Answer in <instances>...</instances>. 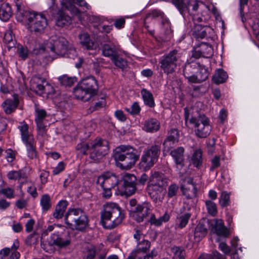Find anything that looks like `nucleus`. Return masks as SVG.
<instances>
[{
	"mask_svg": "<svg viewBox=\"0 0 259 259\" xmlns=\"http://www.w3.org/2000/svg\"><path fill=\"white\" fill-rule=\"evenodd\" d=\"M124 218L121 207L115 203H107L101 211L100 223L107 229H112L120 224Z\"/></svg>",
	"mask_w": 259,
	"mask_h": 259,
	"instance_id": "f257e3e1",
	"label": "nucleus"
},
{
	"mask_svg": "<svg viewBox=\"0 0 259 259\" xmlns=\"http://www.w3.org/2000/svg\"><path fill=\"white\" fill-rule=\"evenodd\" d=\"M99 91L98 81L93 76L81 79L74 89L75 98L83 102L95 100Z\"/></svg>",
	"mask_w": 259,
	"mask_h": 259,
	"instance_id": "f03ea898",
	"label": "nucleus"
},
{
	"mask_svg": "<svg viewBox=\"0 0 259 259\" xmlns=\"http://www.w3.org/2000/svg\"><path fill=\"white\" fill-rule=\"evenodd\" d=\"M137 150L131 146L121 145L116 148L113 157L116 165L121 169H129L139 158Z\"/></svg>",
	"mask_w": 259,
	"mask_h": 259,
	"instance_id": "7ed1b4c3",
	"label": "nucleus"
},
{
	"mask_svg": "<svg viewBox=\"0 0 259 259\" xmlns=\"http://www.w3.org/2000/svg\"><path fill=\"white\" fill-rule=\"evenodd\" d=\"M148 179V176L145 173L138 178L134 174L126 173L122 176L118 188L125 195L131 196L138 189L143 187Z\"/></svg>",
	"mask_w": 259,
	"mask_h": 259,
	"instance_id": "20e7f679",
	"label": "nucleus"
},
{
	"mask_svg": "<svg viewBox=\"0 0 259 259\" xmlns=\"http://www.w3.org/2000/svg\"><path fill=\"white\" fill-rule=\"evenodd\" d=\"M161 153V143L157 142L148 146L143 152L139 168L144 171L150 169L158 161Z\"/></svg>",
	"mask_w": 259,
	"mask_h": 259,
	"instance_id": "39448f33",
	"label": "nucleus"
},
{
	"mask_svg": "<svg viewBox=\"0 0 259 259\" xmlns=\"http://www.w3.org/2000/svg\"><path fill=\"white\" fill-rule=\"evenodd\" d=\"M109 152V144L107 140L97 137L90 141V158L95 162H99Z\"/></svg>",
	"mask_w": 259,
	"mask_h": 259,
	"instance_id": "423d86ee",
	"label": "nucleus"
},
{
	"mask_svg": "<svg viewBox=\"0 0 259 259\" xmlns=\"http://www.w3.org/2000/svg\"><path fill=\"white\" fill-rule=\"evenodd\" d=\"M47 48L57 55L64 56L69 50L71 49V47L64 37L56 34L50 38Z\"/></svg>",
	"mask_w": 259,
	"mask_h": 259,
	"instance_id": "0eeeda50",
	"label": "nucleus"
},
{
	"mask_svg": "<svg viewBox=\"0 0 259 259\" xmlns=\"http://www.w3.org/2000/svg\"><path fill=\"white\" fill-rule=\"evenodd\" d=\"M190 122L194 125L195 133L199 138H205L211 131L209 119L204 114H200L197 117H192Z\"/></svg>",
	"mask_w": 259,
	"mask_h": 259,
	"instance_id": "6e6552de",
	"label": "nucleus"
},
{
	"mask_svg": "<svg viewBox=\"0 0 259 259\" xmlns=\"http://www.w3.org/2000/svg\"><path fill=\"white\" fill-rule=\"evenodd\" d=\"M181 54L177 50L170 51L163 56L159 61L160 68L166 74H171L175 71Z\"/></svg>",
	"mask_w": 259,
	"mask_h": 259,
	"instance_id": "1a4fd4ad",
	"label": "nucleus"
},
{
	"mask_svg": "<svg viewBox=\"0 0 259 259\" xmlns=\"http://www.w3.org/2000/svg\"><path fill=\"white\" fill-rule=\"evenodd\" d=\"M18 128L21 132L22 140L26 147L28 156L30 159L36 158L37 153L36 147L32 135L29 133L28 124H24L19 126Z\"/></svg>",
	"mask_w": 259,
	"mask_h": 259,
	"instance_id": "9d476101",
	"label": "nucleus"
},
{
	"mask_svg": "<svg viewBox=\"0 0 259 259\" xmlns=\"http://www.w3.org/2000/svg\"><path fill=\"white\" fill-rule=\"evenodd\" d=\"M28 22V29L35 33H41L44 32L48 25L47 20L45 16L37 13L30 15Z\"/></svg>",
	"mask_w": 259,
	"mask_h": 259,
	"instance_id": "9b49d317",
	"label": "nucleus"
},
{
	"mask_svg": "<svg viewBox=\"0 0 259 259\" xmlns=\"http://www.w3.org/2000/svg\"><path fill=\"white\" fill-rule=\"evenodd\" d=\"M119 181L117 177L113 173L104 172L99 176L96 183L101 187L114 188L116 186H119Z\"/></svg>",
	"mask_w": 259,
	"mask_h": 259,
	"instance_id": "f8f14e48",
	"label": "nucleus"
},
{
	"mask_svg": "<svg viewBox=\"0 0 259 259\" xmlns=\"http://www.w3.org/2000/svg\"><path fill=\"white\" fill-rule=\"evenodd\" d=\"M134 209L135 211L130 217L133 218L137 223H141L150 214L151 205L149 202H143L138 204V206L134 208Z\"/></svg>",
	"mask_w": 259,
	"mask_h": 259,
	"instance_id": "ddd939ff",
	"label": "nucleus"
},
{
	"mask_svg": "<svg viewBox=\"0 0 259 259\" xmlns=\"http://www.w3.org/2000/svg\"><path fill=\"white\" fill-rule=\"evenodd\" d=\"M106 253V248L103 245L95 246L89 244L87 245L83 250V259H94L96 256L98 259H103Z\"/></svg>",
	"mask_w": 259,
	"mask_h": 259,
	"instance_id": "4468645a",
	"label": "nucleus"
},
{
	"mask_svg": "<svg viewBox=\"0 0 259 259\" xmlns=\"http://www.w3.org/2000/svg\"><path fill=\"white\" fill-rule=\"evenodd\" d=\"M30 84L31 88L34 92L39 95L42 94L43 92L49 93V88H52V85L46 79L39 75L33 76L30 80Z\"/></svg>",
	"mask_w": 259,
	"mask_h": 259,
	"instance_id": "2eb2a0df",
	"label": "nucleus"
},
{
	"mask_svg": "<svg viewBox=\"0 0 259 259\" xmlns=\"http://www.w3.org/2000/svg\"><path fill=\"white\" fill-rule=\"evenodd\" d=\"M171 3L177 8L180 13L184 17L186 13H190L189 6L193 7L192 10L194 12L197 11L199 4L198 1L196 0H188L185 3L184 0H171Z\"/></svg>",
	"mask_w": 259,
	"mask_h": 259,
	"instance_id": "dca6fc26",
	"label": "nucleus"
},
{
	"mask_svg": "<svg viewBox=\"0 0 259 259\" xmlns=\"http://www.w3.org/2000/svg\"><path fill=\"white\" fill-rule=\"evenodd\" d=\"M180 132L178 129L172 128L167 132L163 142V150L169 152L179 141Z\"/></svg>",
	"mask_w": 259,
	"mask_h": 259,
	"instance_id": "f3484780",
	"label": "nucleus"
},
{
	"mask_svg": "<svg viewBox=\"0 0 259 259\" xmlns=\"http://www.w3.org/2000/svg\"><path fill=\"white\" fill-rule=\"evenodd\" d=\"M210 229V220L201 219L195 228L194 236L196 242L200 241L207 234L208 229Z\"/></svg>",
	"mask_w": 259,
	"mask_h": 259,
	"instance_id": "a211bd4d",
	"label": "nucleus"
},
{
	"mask_svg": "<svg viewBox=\"0 0 259 259\" xmlns=\"http://www.w3.org/2000/svg\"><path fill=\"white\" fill-rule=\"evenodd\" d=\"M200 66V63L198 62L191 61L187 62L183 69V74L188 79L189 83H194L195 78Z\"/></svg>",
	"mask_w": 259,
	"mask_h": 259,
	"instance_id": "6ab92c4d",
	"label": "nucleus"
},
{
	"mask_svg": "<svg viewBox=\"0 0 259 259\" xmlns=\"http://www.w3.org/2000/svg\"><path fill=\"white\" fill-rule=\"evenodd\" d=\"M210 230L218 236L228 237L230 235L229 230L224 226L222 220H210Z\"/></svg>",
	"mask_w": 259,
	"mask_h": 259,
	"instance_id": "aec40b11",
	"label": "nucleus"
},
{
	"mask_svg": "<svg viewBox=\"0 0 259 259\" xmlns=\"http://www.w3.org/2000/svg\"><path fill=\"white\" fill-rule=\"evenodd\" d=\"M19 104L18 95L14 94L13 99H8L2 104L3 109L7 114H10L14 112Z\"/></svg>",
	"mask_w": 259,
	"mask_h": 259,
	"instance_id": "412c9836",
	"label": "nucleus"
},
{
	"mask_svg": "<svg viewBox=\"0 0 259 259\" xmlns=\"http://www.w3.org/2000/svg\"><path fill=\"white\" fill-rule=\"evenodd\" d=\"M83 211L81 208H69L64 215L65 223L67 227L72 229L73 221L76 220L75 219Z\"/></svg>",
	"mask_w": 259,
	"mask_h": 259,
	"instance_id": "4be33fe9",
	"label": "nucleus"
},
{
	"mask_svg": "<svg viewBox=\"0 0 259 259\" xmlns=\"http://www.w3.org/2000/svg\"><path fill=\"white\" fill-rule=\"evenodd\" d=\"M73 221L72 230L83 231L88 225V218L84 212H82Z\"/></svg>",
	"mask_w": 259,
	"mask_h": 259,
	"instance_id": "5701e85b",
	"label": "nucleus"
},
{
	"mask_svg": "<svg viewBox=\"0 0 259 259\" xmlns=\"http://www.w3.org/2000/svg\"><path fill=\"white\" fill-rule=\"evenodd\" d=\"M169 151V154L174 159L176 165L183 167L184 165V148L181 146Z\"/></svg>",
	"mask_w": 259,
	"mask_h": 259,
	"instance_id": "b1692460",
	"label": "nucleus"
},
{
	"mask_svg": "<svg viewBox=\"0 0 259 259\" xmlns=\"http://www.w3.org/2000/svg\"><path fill=\"white\" fill-rule=\"evenodd\" d=\"M71 18L65 12L59 10L56 14V24L58 27H64L71 24Z\"/></svg>",
	"mask_w": 259,
	"mask_h": 259,
	"instance_id": "393cba45",
	"label": "nucleus"
},
{
	"mask_svg": "<svg viewBox=\"0 0 259 259\" xmlns=\"http://www.w3.org/2000/svg\"><path fill=\"white\" fill-rule=\"evenodd\" d=\"M151 186L163 187L167 183V179L165 176L158 171H155L150 178Z\"/></svg>",
	"mask_w": 259,
	"mask_h": 259,
	"instance_id": "a878e982",
	"label": "nucleus"
},
{
	"mask_svg": "<svg viewBox=\"0 0 259 259\" xmlns=\"http://www.w3.org/2000/svg\"><path fill=\"white\" fill-rule=\"evenodd\" d=\"M68 202L66 200H62L60 201L56 206L55 211L53 213V216L56 219L59 220L62 219L64 216L67 205Z\"/></svg>",
	"mask_w": 259,
	"mask_h": 259,
	"instance_id": "bb28decb",
	"label": "nucleus"
},
{
	"mask_svg": "<svg viewBox=\"0 0 259 259\" xmlns=\"http://www.w3.org/2000/svg\"><path fill=\"white\" fill-rule=\"evenodd\" d=\"M16 7V17L17 21L21 22L28 21V22H29V17L31 16L30 15L34 14V12H30L25 10L23 7L19 4H17Z\"/></svg>",
	"mask_w": 259,
	"mask_h": 259,
	"instance_id": "cd10ccee",
	"label": "nucleus"
},
{
	"mask_svg": "<svg viewBox=\"0 0 259 259\" xmlns=\"http://www.w3.org/2000/svg\"><path fill=\"white\" fill-rule=\"evenodd\" d=\"M163 188L161 187L149 186L148 193L151 199L155 202L161 201L163 198L161 197Z\"/></svg>",
	"mask_w": 259,
	"mask_h": 259,
	"instance_id": "c85d7f7f",
	"label": "nucleus"
},
{
	"mask_svg": "<svg viewBox=\"0 0 259 259\" xmlns=\"http://www.w3.org/2000/svg\"><path fill=\"white\" fill-rule=\"evenodd\" d=\"M143 130L147 132L154 133L160 128V123L155 118H150L145 121Z\"/></svg>",
	"mask_w": 259,
	"mask_h": 259,
	"instance_id": "c756f323",
	"label": "nucleus"
},
{
	"mask_svg": "<svg viewBox=\"0 0 259 259\" xmlns=\"http://www.w3.org/2000/svg\"><path fill=\"white\" fill-rule=\"evenodd\" d=\"M228 78V75L226 71L223 69H218L215 70L212 76V81L216 84L225 82Z\"/></svg>",
	"mask_w": 259,
	"mask_h": 259,
	"instance_id": "7c9ffc66",
	"label": "nucleus"
},
{
	"mask_svg": "<svg viewBox=\"0 0 259 259\" xmlns=\"http://www.w3.org/2000/svg\"><path fill=\"white\" fill-rule=\"evenodd\" d=\"M13 14V11L8 3H3L0 6V19L3 21H8Z\"/></svg>",
	"mask_w": 259,
	"mask_h": 259,
	"instance_id": "2f4dec72",
	"label": "nucleus"
},
{
	"mask_svg": "<svg viewBox=\"0 0 259 259\" xmlns=\"http://www.w3.org/2000/svg\"><path fill=\"white\" fill-rule=\"evenodd\" d=\"M208 69L204 66L200 64V66L197 72L194 83H199L206 80L209 76Z\"/></svg>",
	"mask_w": 259,
	"mask_h": 259,
	"instance_id": "473e14b6",
	"label": "nucleus"
},
{
	"mask_svg": "<svg viewBox=\"0 0 259 259\" xmlns=\"http://www.w3.org/2000/svg\"><path fill=\"white\" fill-rule=\"evenodd\" d=\"M169 220V214L165 212L162 216L156 219L155 215L153 213H150V218L148 220V222L151 225L155 226H161L163 222H166Z\"/></svg>",
	"mask_w": 259,
	"mask_h": 259,
	"instance_id": "72a5a7b5",
	"label": "nucleus"
},
{
	"mask_svg": "<svg viewBox=\"0 0 259 259\" xmlns=\"http://www.w3.org/2000/svg\"><path fill=\"white\" fill-rule=\"evenodd\" d=\"M141 95L144 104L150 108L154 107L155 104L153 94L146 89L141 90Z\"/></svg>",
	"mask_w": 259,
	"mask_h": 259,
	"instance_id": "f704fd0d",
	"label": "nucleus"
},
{
	"mask_svg": "<svg viewBox=\"0 0 259 259\" xmlns=\"http://www.w3.org/2000/svg\"><path fill=\"white\" fill-rule=\"evenodd\" d=\"M80 43L82 47L87 50H93L94 47V42L91 39L89 34L87 33L79 35Z\"/></svg>",
	"mask_w": 259,
	"mask_h": 259,
	"instance_id": "c9c22d12",
	"label": "nucleus"
},
{
	"mask_svg": "<svg viewBox=\"0 0 259 259\" xmlns=\"http://www.w3.org/2000/svg\"><path fill=\"white\" fill-rule=\"evenodd\" d=\"M191 161L193 165L197 168H200L202 165V151L198 149L194 151L192 157Z\"/></svg>",
	"mask_w": 259,
	"mask_h": 259,
	"instance_id": "e433bc0d",
	"label": "nucleus"
},
{
	"mask_svg": "<svg viewBox=\"0 0 259 259\" xmlns=\"http://www.w3.org/2000/svg\"><path fill=\"white\" fill-rule=\"evenodd\" d=\"M185 183L188 185H190V187H186L185 184L182 185L181 186V189L184 194L186 195L188 198H190L191 196H190V194L187 195L186 192L187 190H190L191 189L193 195L195 196L197 192V189L193 183V179L190 177L188 178L185 180Z\"/></svg>",
	"mask_w": 259,
	"mask_h": 259,
	"instance_id": "4c0bfd02",
	"label": "nucleus"
},
{
	"mask_svg": "<svg viewBox=\"0 0 259 259\" xmlns=\"http://www.w3.org/2000/svg\"><path fill=\"white\" fill-rule=\"evenodd\" d=\"M113 63L118 68L124 70L127 67V62L126 60L118 54L111 58Z\"/></svg>",
	"mask_w": 259,
	"mask_h": 259,
	"instance_id": "58836bf2",
	"label": "nucleus"
},
{
	"mask_svg": "<svg viewBox=\"0 0 259 259\" xmlns=\"http://www.w3.org/2000/svg\"><path fill=\"white\" fill-rule=\"evenodd\" d=\"M191 216V214L189 212H187L178 216L177 218V225H178V227L181 229L185 227L188 224Z\"/></svg>",
	"mask_w": 259,
	"mask_h": 259,
	"instance_id": "ea45409f",
	"label": "nucleus"
},
{
	"mask_svg": "<svg viewBox=\"0 0 259 259\" xmlns=\"http://www.w3.org/2000/svg\"><path fill=\"white\" fill-rule=\"evenodd\" d=\"M102 51L103 55L105 57H111L112 58L113 56L117 55L115 47H112L109 44L104 45Z\"/></svg>",
	"mask_w": 259,
	"mask_h": 259,
	"instance_id": "a19ab883",
	"label": "nucleus"
},
{
	"mask_svg": "<svg viewBox=\"0 0 259 259\" xmlns=\"http://www.w3.org/2000/svg\"><path fill=\"white\" fill-rule=\"evenodd\" d=\"M58 80L62 85L71 87L76 81L75 77H69L67 75H63L58 78Z\"/></svg>",
	"mask_w": 259,
	"mask_h": 259,
	"instance_id": "79ce46f5",
	"label": "nucleus"
},
{
	"mask_svg": "<svg viewBox=\"0 0 259 259\" xmlns=\"http://www.w3.org/2000/svg\"><path fill=\"white\" fill-rule=\"evenodd\" d=\"M40 203L43 211H48L51 207V197L48 194L41 196Z\"/></svg>",
	"mask_w": 259,
	"mask_h": 259,
	"instance_id": "37998d69",
	"label": "nucleus"
},
{
	"mask_svg": "<svg viewBox=\"0 0 259 259\" xmlns=\"http://www.w3.org/2000/svg\"><path fill=\"white\" fill-rule=\"evenodd\" d=\"M171 251L174 254V259H185V251L182 247L173 246L171 248Z\"/></svg>",
	"mask_w": 259,
	"mask_h": 259,
	"instance_id": "c03bdc74",
	"label": "nucleus"
},
{
	"mask_svg": "<svg viewBox=\"0 0 259 259\" xmlns=\"http://www.w3.org/2000/svg\"><path fill=\"white\" fill-rule=\"evenodd\" d=\"M230 193L226 191H222L219 197V204L222 207H225L230 205Z\"/></svg>",
	"mask_w": 259,
	"mask_h": 259,
	"instance_id": "a18cd8bd",
	"label": "nucleus"
},
{
	"mask_svg": "<svg viewBox=\"0 0 259 259\" xmlns=\"http://www.w3.org/2000/svg\"><path fill=\"white\" fill-rule=\"evenodd\" d=\"M200 48L203 53V56L208 58L213 55V49L210 45L206 42H202Z\"/></svg>",
	"mask_w": 259,
	"mask_h": 259,
	"instance_id": "49530a36",
	"label": "nucleus"
},
{
	"mask_svg": "<svg viewBox=\"0 0 259 259\" xmlns=\"http://www.w3.org/2000/svg\"><path fill=\"white\" fill-rule=\"evenodd\" d=\"M205 203L208 213L213 217L215 216L218 213L217 204L212 200H206Z\"/></svg>",
	"mask_w": 259,
	"mask_h": 259,
	"instance_id": "de8ad7c7",
	"label": "nucleus"
},
{
	"mask_svg": "<svg viewBox=\"0 0 259 259\" xmlns=\"http://www.w3.org/2000/svg\"><path fill=\"white\" fill-rule=\"evenodd\" d=\"M76 150L83 155H87L88 150L89 151V153L90 152V142H82L78 143L76 146Z\"/></svg>",
	"mask_w": 259,
	"mask_h": 259,
	"instance_id": "09e8293b",
	"label": "nucleus"
},
{
	"mask_svg": "<svg viewBox=\"0 0 259 259\" xmlns=\"http://www.w3.org/2000/svg\"><path fill=\"white\" fill-rule=\"evenodd\" d=\"M151 246V242L145 239H143L142 241L137 243L136 248L143 252H147L149 251Z\"/></svg>",
	"mask_w": 259,
	"mask_h": 259,
	"instance_id": "8fccbe9b",
	"label": "nucleus"
},
{
	"mask_svg": "<svg viewBox=\"0 0 259 259\" xmlns=\"http://www.w3.org/2000/svg\"><path fill=\"white\" fill-rule=\"evenodd\" d=\"M146 253L136 248L132 251L127 259H145V255Z\"/></svg>",
	"mask_w": 259,
	"mask_h": 259,
	"instance_id": "3c124183",
	"label": "nucleus"
},
{
	"mask_svg": "<svg viewBox=\"0 0 259 259\" xmlns=\"http://www.w3.org/2000/svg\"><path fill=\"white\" fill-rule=\"evenodd\" d=\"M39 237V234L34 232L27 237L25 242L28 245L35 244L38 242Z\"/></svg>",
	"mask_w": 259,
	"mask_h": 259,
	"instance_id": "603ef678",
	"label": "nucleus"
},
{
	"mask_svg": "<svg viewBox=\"0 0 259 259\" xmlns=\"http://www.w3.org/2000/svg\"><path fill=\"white\" fill-rule=\"evenodd\" d=\"M179 190V186L176 184L170 185L168 188L167 197L172 198L176 196Z\"/></svg>",
	"mask_w": 259,
	"mask_h": 259,
	"instance_id": "864d4df0",
	"label": "nucleus"
},
{
	"mask_svg": "<svg viewBox=\"0 0 259 259\" xmlns=\"http://www.w3.org/2000/svg\"><path fill=\"white\" fill-rule=\"evenodd\" d=\"M18 53L20 57L22 59L25 60L28 57V50L27 48L23 47L22 46L18 48Z\"/></svg>",
	"mask_w": 259,
	"mask_h": 259,
	"instance_id": "5fc2aeb1",
	"label": "nucleus"
},
{
	"mask_svg": "<svg viewBox=\"0 0 259 259\" xmlns=\"http://www.w3.org/2000/svg\"><path fill=\"white\" fill-rule=\"evenodd\" d=\"M105 105V101L104 99H102V101L96 102V103L92 105L89 110L91 111V112H93L96 110H98L101 108L103 107Z\"/></svg>",
	"mask_w": 259,
	"mask_h": 259,
	"instance_id": "6e6d98bb",
	"label": "nucleus"
},
{
	"mask_svg": "<svg viewBox=\"0 0 259 259\" xmlns=\"http://www.w3.org/2000/svg\"><path fill=\"white\" fill-rule=\"evenodd\" d=\"M201 86L200 85H191L189 87V93L193 97H198L200 95V88Z\"/></svg>",
	"mask_w": 259,
	"mask_h": 259,
	"instance_id": "4d7b16f0",
	"label": "nucleus"
},
{
	"mask_svg": "<svg viewBox=\"0 0 259 259\" xmlns=\"http://www.w3.org/2000/svg\"><path fill=\"white\" fill-rule=\"evenodd\" d=\"M211 165L210 167V171H212L215 168L220 166V157L218 156H215L211 160Z\"/></svg>",
	"mask_w": 259,
	"mask_h": 259,
	"instance_id": "13d9d810",
	"label": "nucleus"
},
{
	"mask_svg": "<svg viewBox=\"0 0 259 259\" xmlns=\"http://www.w3.org/2000/svg\"><path fill=\"white\" fill-rule=\"evenodd\" d=\"M8 178L10 180H18L21 178V172L20 171L13 170L8 174Z\"/></svg>",
	"mask_w": 259,
	"mask_h": 259,
	"instance_id": "bf43d9fd",
	"label": "nucleus"
},
{
	"mask_svg": "<svg viewBox=\"0 0 259 259\" xmlns=\"http://www.w3.org/2000/svg\"><path fill=\"white\" fill-rule=\"evenodd\" d=\"M149 16L151 17L152 18H157L159 17L163 18L164 17V14L163 12H162L160 10L155 9V10H153V11H152V12L148 14L146 16V17L147 18Z\"/></svg>",
	"mask_w": 259,
	"mask_h": 259,
	"instance_id": "052dcab7",
	"label": "nucleus"
},
{
	"mask_svg": "<svg viewBox=\"0 0 259 259\" xmlns=\"http://www.w3.org/2000/svg\"><path fill=\"white\" fill-rule=\"evenodd\" d=\"M141 107L138 102H134L131 106V114L132 115H138L140 113Z\"/></svg>",
	"mask_w": 259,
	"mask_h": 259,
	"instance_id": "680f3d73",
	"label": "nucleus"
},
{
	"mask_svg": "<svg viewBox=\"0 0 259 259\" xmlns=\"http://www.w3.org/2000/svg\"><path fill=\"white\" fill-rule=\"evenodd\" d=\"M36 115L35 120H44L47 116L46 111L44 109H37L36 110Z\"/></svg>",
	"mask_w": 259,
	"mask_h": 259,
	"instance_id": "e2e57ef3",
	"label": "nucleus"
},
{
	"mask_svg": "<svg viewBox=\"0 0 259 259\" xmlns=\"http://www.w3.org/2000/svg\"><path fill=\"white\" fill-rule=\"evenodd\" d=\"M59 245L58 246L60 248H63L68 246L70 244V239L69 237L65 239L62 237L60 236Z\"/></svg>",
	"mask_w": 259,
	"mask_h": 259,
	"instance_id": "0e129e2a",
	"label": "nucleus"
},
{
	"mask_svg": "<svg viewBox=\"0 0 259 259\" xmlns=\"http://www.w3.org/2000/svg\"><path fill=\"white\" fill-rule=\"evenodd\" d=\"M219 247L225 254H229L232 251V249H230L226 243L224 242L220 243Z\"/></svg>",
	"mask_w": 259,
	"mask_h": 259,
	"instance_id": "69168bd1",
	"label": "nucleus"
},
{
	"mask_svg": "<svg viewBox=\"0 0 259 259\" xmlns=\"http://www.w3.org/2000/svg\"><path fill=\"white\" fill-rule=\"evenodd\" d=\"M65 168V164L63 162H60L58 165L54 168L53 170V174L54 175H58L61 171H62Z\"/></svg>",
	"mask_w": 259,
	"mask_h": 259,
	"instance_id": "338daca9",
	"label": "nucleus"
},
{
	"mask_svg": "<svg viewBox=\"0 0 259 259\" xmlns=\"http://www.w3.org/2000/svg\"><path fill=\"white\" fill-rule=\"evenodd\" d=\"M6 158L9 162H11L15 159V153L14 151L11 149H8L6 151Z\"/></svg>",
	"mask_w": 259,
	"mask_h": 259,
	"instance_id": "774afa93",
	"label": "nucleus"
}]
</instances>
